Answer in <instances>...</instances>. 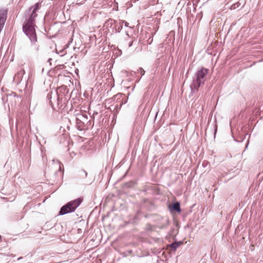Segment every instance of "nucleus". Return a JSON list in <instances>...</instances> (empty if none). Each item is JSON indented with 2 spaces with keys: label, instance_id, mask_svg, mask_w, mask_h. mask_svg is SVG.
I'll return each instance as SVG.
<instances>
[{
  "label": "nucleus",
  "instance_id": "1",
  "mask_svg": "<svg viewBox=\"0 0 263 263\" xmlns=\"http://www.w3.org/2000/svg\"><path fill=\"white\" fill-rule=\"evenodd\" d=\"M40 8V4L37 3L29 8L25 12L26 20L23 24V30L32 44L35 43L37 41L34 22L37 16L36 12Z\"/></svg>",
  "mask_w": 263,
  "mask_h": 263
},
{
  "label": "nucleus",
  "instance_id": "2",
  "mask_svg": "<svg viewBox=\"0 0 263 263\" xmlns=\"http://www.w3.org/2000/svg\"><path fill=\"white\" fill-rule=\"evenodd\" d=\"M208 70L206 68H201L197 71L191 86L192 91L194 90H197L201 85L204 84L206 79Z\"/></svg>",
  "mask_w": 263,
  "mask_h": 263
},
{
  "label": "nucleus",
  "instance_id": "3",
  "mask_svg": "<svg viewBox=\"0 0 263 263\" xmlns=\"http://www.w3.org/2000/svg\"><path fill=\"white\" fill-rule=\"evenodd\" d=\"M82 200V198H79L68 202L61 208L59 212V215H63L74 212V210L80 205Z\"/></svg>",
  "mask_w": 263,
  "mask_h": 263
},
{
  "label": "nucleus",
  "instance_id": "4",
  "mask_svg": "<svg viewBox=\"0 0 263 263\" xmlns=\"http://www.w3.org/2000/svg\"><path fill=\"white\" fill-rule=\"evenodd\" d=\"M47 98L53 109H54V104H59L60 95L58 90L50 91L48 93Z\"/></svg>",
  "mask_w": 263,
  "mask_h": 263
},
{
  "label": "nucleus",
  "instance_id": "5",
  "mask_svg": "<svg viewBox=\"0 0 263 263\" xmlns=\"http://www.w3.org/2000/svg\"><path fill=\"white\" fill-rule=\"evenodd\" d=\"M8 10L6 9H0V33L4 28L7 17Z\"/></svg>",
  "mask_w": 263,
  "mask_h": 263
},
{
  "label": "nucleus",
  "instance_id": "6",
  "mask_svg": "<svg viewBox=\"0 0 263 263\" xmlns=\"http://www.w3.org/2000/svg\"><path fill=\"white\" fill-rule=\"evenodd\" d=\"M85 117L83 115H80L79 117L76 118V123L77 128L80 130H82L84 129V122L82 120Z\"/></svg>",
  "mask_w": 263,
  "mask_h": 263
},
{
  "label": "nucleus",
  "instance_id": "7",
  "mask_svg": "<svg viewBox=\"0 0 263 263\" xmlns=\"http://www.w3.org/2000/svg\"><path fill=\"white\" fill-rule=\"evenodd\" d=\"M168 209L172 213L174 211L179 212L181 211L180 203L179 202H174L173 204H170L168 205Z\"/></svg>",
  "mask_w": 263,
  "mask_h": 263
},
{
  "label": "nucleus",
  "instance_id": "8",
  "mask_svg": "<svg viewBox=\"0 0 263 263\" xmlns=\"http://www.w3.org/2000/svg\"><path fill=\"white\" fill-rule=\"evenodd\" d=\"M181 245V241L175 242L170 245V247L171 251H175L177 248Z\"/></svg>",
  "mask_w": 263,
  "mask_h": 263
},
{
  "label": "nucleus",
  "instance_id": "9",
  "mask_svg": "<svg viewBox=\"0 0 263 263\" xmlns=\"http://www.w3.org/2000/svg\"><path fill=\"white\" fill-rule=\"evenodd\" d=\"M25 73V71L24 69H21L20 71L15 74V77L20 80H21Z\"/></svg>",
  "mask_w": 263,
  "mask_h": 263
},
{
  "label": "nucleus",
  "instance_id": "10",
  "mask_svg": "<svg viewBox=\"0 0 263 263\" xmlns=\"http://www.w3.org/2000/svg\"><path fill=\"white\" fill-rule=\"evenodd\" d=\"M79 175L82 178H85L87 176V173L84 170H81L79 171Z\"/></svg>",
  "mask_w": 263,
  "mask_h": 263
},
{
  "label": "nucleus",
  "instance_id": "11",
  "mask_svg": "<svg viewBox=\"0 0 263 263\" xmlns=\"http://www.w3.org/2000/svg\"><path fill=\"white\" fill-rule=\"evenodd\" d=\"M116 22V21L115 20H114L111 18H109L105 22V25H106L107 27H111V26Z\"/></svg>",
  "mask_w": 263,
  "mask_h": 263
},
{
  "label": "nucleus",
  "instance_id": "12",
  "mask_svg": "<svg viewBox=\"0 0 263 263\" xmlns=\"http://www.w3.org/2000/svg\"><path fill=\"white\" fill-rule=\"evenodd\" d=\"M116 31L118 32H120L123 27V24L122 23L121 21H120V22L119 23V24H116Z\"/></svg>",
  "mask_w": 263,
  "mask_h": 263
},
{
  "label": "nucleus",
  "instance_id": "13",
  "mask_svg": "<svg viewBox=\"0 0 263 263\" xmlns=\"http://www.w3.org/2000/svg\"><path fill=\"white\" fill-rule=\"evenodd\" d=\"M138 72L139 73L141 76H143L145 73V71L142 68H139L138 69Z\"/></svg>",
  "mask_w": 263,
  "mask_h": 263
},
{
  "label": "nucleus",
  "instance_id": "14",
  "mask_svg": "<svg viewBox=\"0 0 263 263\" xmlns=\"http://www.w3.org/2000/svg\"><path fill=\"white\" fill-rule=\"evenodd\" d=\"M122 22V23L123 24H124L125 26H126V27H128V23H127V22L125 21H121Z\"/></svg>",
  "mask_w": 263,
  "mask_h": 263
},
{
  "label": "nucleus",
  "instance_id": "15",
  "mask_svg": "<svg viewBox=\"0 0 263 263\" xmlns=\"http://www.w3.org/2000/svg\"><path fill=\"white\" fill-rule=\"evenodd\" d=\"M86 0H77V2L79 3H82L85 2Z\"/></svg>",
  "mask_w": 263,
  "mask_h": 263
},
{
  "label": "nucleus",
  "instance_id": "16",
  "mask_svg": "<svg viewBox=\"0 0 263 263\" xmlns=\"http://www.w3.org/2000/svg\"><path fill=\"white\" fill-rule=\"evenodd\" d=\"M2 240V236L0 235V241Z\"/></svg>",
  "mask_w": 263,
  "mask_h": 263
},
{
  "label": "nucleus",
  "instance_id": "17",
  "mask_svg": "<svg viewBox=\"0 0 263 263\" xmlns=\"http://www.w3.org/2000/svg\"><path fill=\"white\" fill-rule=\"evenodd\" d=\"M181 243H182V245H183L184 243V241L183 240H182Z\"/></svg>",
  "mask_w": 263,
  "mask_h": 263
},
{
  "label": "nucleus",
  "instance_id": "18",
  "mask_svg": "<svg viewBox=\"0 0 263 263\" xmlns=\"http://www.w3.org/2000/svg\"><path fill=\"white\" fill-rule=\"evenodd\" d=\"M61 166H60V167H59V170H61Z\"/></svg>",
  "mask_w": 263,
  "mask_h": 263
},
{
  "label": "nucleus",
  "instance_id": "19",
  "mask_svg": "<svg viewBox=\"0 0 263 263\" xmlns=\"http://www.w3.org/2000/svg\"><path fill=\"white\" fill-rule=\"evenodd\" d=\"M132 43H130V44H129V46H132Z\"/></svg>",
  "mask_w": 263,
  "mask_h": 263
},
{
  "label": "nucleus",
  "instance_id": "20",
  "mask_svg": "<svg viewBox=\"0 0 263 263\" xmlns=\"http://www.w3.org/2000/svg\"><path fill=\"white\" fill-rule=\"evenodd\" d=\"M62 52L64 53V50H62Z\"/></svg>",
  "mask_w": 263,
  "mask_h": 263
}]
</instances>
